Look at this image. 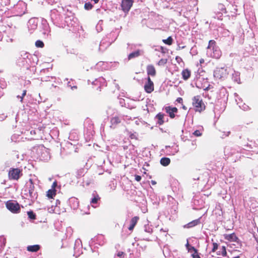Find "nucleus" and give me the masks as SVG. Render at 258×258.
<instances>
[{"mask_svg":"<svg viewBox=\"0 0 258 258\" xmlns=\"http://www.w3.org/2000/svg\"><path fill=\"white\" fill-rule=\"evenodd\" d=\"M192 105L196 112H201L206 109V105L200 95H197L192 98Z\"/></svg>","mask_w":258,"mask_h":258,"instance_id":"1","label":"nucleus"},{"mask_svg":"<svg viewBox=\"0 0 258 258\" xmlns=\"http://www.w3.org/2000/svg\"><path fill=\"white\" fill-rule=\"evenodd\" d=\"M207 49L212 50V53H210V56L212 58L219 59L222 55L221 51L219 47L216 45V41L214 40H211L209 41Z\"/></svg>","mask_w":258,"mask_h":258,"instance_id":"2","label":"nucleus"},{"mask_svg":"<svg viewBox=\"0 0 258 258\" xmlns=\"http://www.w3.org/2000/svg\"><path fill=\"white\" fill-rule=\"evenodd\" d=\"M22 171V169L19 168H10L8 172L9 179L18 181L23 176Z\"/></svg>","mask_w":258,"mask_h":258,"instance_id":"3","label":"nucleus"},{"mask_svg":"<svg viewBox=\"0 0 258 258\" xmlns=\"http://www.w3.org/2000/svg\"><path fill=\"white\" fill-rule=\"evenodd\" d=\"M7 208L12 213L17 214L20 212V205L17 201H8L6 203Z\"/></svg>","mask_w":258,"mask_h":258,"instance_id":"4","label":"nucleus"},{"mask_svg":"<svg viewBox=\"0 0 258 258\" xmlns=\"http://www.w3.org/2000/svg\"><path fill=\"white\" fill-rule=\"evenodd\" d=\"M228 75L227 70L224 68H217L214 72V76L218 79H223Z\"/></svg>","mask_w":258,"mask_h":258,"instance_id":"5","label":"nucleus"},{"mask_svg":"<svg viewBox=\"0 0 258 258\" xmlns=\"http://www.w3.org/2000/svg\"><path fill=\"white\" fill-rule=\"evenodd\" d=\"M134 0H122L121 4V10L125 13H127L133 6Z\"/></svg>","mask_w":258,"mask_h":258,"instance_id":"6","label":"nucleus"},{"mask_svg":"<svg viewBox=\"0 0 258 258\" xmlns=\"http://www.w3.org/2000/svg\"><path fill=\"white\" fill-rule=\"evenodd\" d=\"M144 89L147 93H152L154 90V85L150 77H148L147 82L144 85Z\"/></svg>","mask_w":258,"mask_h":258,"instance_id":"7","label":"nucleus"},{"mask_svg":"<svg viewBox=\"0 0 258 258\" xmlns=\"http://www.w3.org/2000/svg\"><path fill=\"white\" fill-rule=\"evenodd\" d=\"M29 184L28 187L29 195L30 198H37V194L34 191L35 186L32 179H29Z\"/></svg>","mask_w":258,"mask_h":258,"instance_id":"8","label":"nucleus"},{"mask_svg":"<svg viewBox=\"0 0 258 258\" xmlns=\"http://www.w3.org/2000/svg\"><path fill=\"white\" fill-rule=\"evenodd\" d=\"M165 110L166 112L169 114L171 118H174L175 117L174 113H177L178 111V109L176 107H172L171 106L165 107Z\"/></svg>","mask_w":258,"mask_h":258,"instance_id":"9","label":"nucleus"},{"mask_svg":"<svg viewBox=\"0 0 258 258\" xmlns=\"http://www.w3.org/2000/svg\"><path fill=\"white\" fill-rule=\"evenodd\" d=\"M223 237L225 240H227L229 242H237L238 240V238L235 233H232L229 234H225L223 235Z\"/></svg>","mask_w":258,"mask_h":258,"instance_id":"10","label":"nucleus"},{"mask_svg":"<svg viewBox=\"0 0 258 258\" xmlns=\"http://www.w3.org/2000/svg\"><path fill=\"white\" fill-rule=\"evenodd\" d=\"M147 72L148 77L151 76L152 77L155 76L156 74V71L154 66L152 64L148 65L147 67Z\"/></svg>","mask_w":258,"mask_h":258,"instance_id":"11","label":"nucleus"},{"mask_svg":"<svg viewBox=\"0 0 258 258\" xmlns=\"http://www.w3.org/2000/svg\"><path fill=\"white\" fill-rule=\"evenodd\" d=\"M182 78L184 80H187L191 76V71L188 69H183L181 72Z\"/></svg>","mask_w":258,"mask_h":258,"instance_id":"12","label":"nucleus"},{"mask_svg":"<svg viewBox=\"0 0 258 258\" xmlns=\"http://www.w3.org/2000/svg\"><path fill=\"white\" fill-rule=\"evenodd\" d=\"M139 219L140 218L138 216H135L132 218L130 221V225L128 228L129 230L132 231L134 229Z\"/></svg>","mask_w":258,"mask_h":258,"instance_id":"13","label":"nucleus"},{"mask_svg":"<svg viewBox=\"0 0 258 258\" xmlns=\"http://www.w3.org/2000/svg\"><path fill=\"white\" fill-rule=\"evenodd\" d=\"M93 198L92 199L90 203L91 204H92V207H93L94 208H96L97 206H94V205L97 204L98 202L100 201L101 198L97 194H93Z\"/></svg>","mask_w":258,"mask_h":258,"instance_id":"14","label":"nucleus"},{"mask_svg":"<svg viewBox=\"0 0 258 258\" xmlns=\"http://www.w3.org/2000/svg\"><path fill=\"white\" fill-rule=\"evenodd\" d=\"M164 114L160 112L156 115L155 118L157 119V123L159 125H162L164 123Z\"/></svg>","mask_w":258,"mask_h":258,"instance_id":"15","label":"nucleus"},{"mask_svg":"<svg viewBox=\"0 0 258 258\" xmlns=\"http://www.w3.org/2000/svg\"><path fill=\"white\" fill-rule=\"evenodd\" d=\"M40 249V246L38 244L29 245L27 247V250L30 252H37Z\"/></svg>","mask_w":258,"mask_h":258,"instance_id":"16","label":"nucleus"},{"mask_svg":"<svg viewBox=\"0 0 258 258\" xmlns=\"http://www.w3.org/2000/svg\"><path fill=\"white\" fill-rule=\"evenodd\" d=\"M110 122L111 124V126L115 127L116 126V125L120 123L121 120L119 117L114 116L111 119Z\"/></svg>","mask_w":258,"mask_h":258,"instance_id":"17","label":"nucleus"},{"mask_svg":"<svg viewBox=\"0 0 258 258\" xmlns=\"http://www.w3.org/2000/svg\"><path fill=\"white\" fill-rule=\"evenodd\" d=\"M217 255L218 256H222L223 257H226L227 256V253L226 251V248L225 246H222L220 250L217 252Z\"/></svg>","mask_w":258,"mask_h":258,"instance_id":"18","label":"nucleus"},{"mask_svg":"<svg viewBox=\"0 0 258 258\" xmlns=\"http://www.w3.org/2000/svg\"><path fill=\"white\" fill-rule=\"evenodd\" d=\"M141 55V50L138 49L134 52L129 54L128 55V59L131 60L134 58L137 57Z\"/></svg>","mask_w":258,"mask_h":258,"instance_id":"19","label":"nucleus"},{"mask_svg":"<svg viewBox=\"0 0 258 258\" xmlns=\"http://www.w3.org/2000/svg\"><path fill=\"white\" fill-rule=\"evenodd\" d=\"M56 195V190L55 189H50L47 191L46 196L49 199H53Z\"/></svg>","mask_w":258,"mask_h":258,"instance_id":"20","label":"nucleus"},{"mask_svg":"<svg viewBox=\"0 0 258 258\" xmlns=\"http://www.w3.org/2000/svg\"><path fill=\"white\" fill-rule=\"evenodd\" d=\"M200 223V219H197L192 221L191 222H189L187 224L186 227L188 228L193 227L195 226L198 225Z\"/></svg>","mask_w":258,"mask_h":258,"instance_id":"21","label":"nucleus"},{"mask_svg":"<svg viewBox=\"0 0 258 258\" xmlns=\"http://www.w3.org/2000/svg\"><path fill=\"white\" fill-rule=\"evenodd\" d=\"M170 163V159L169 158L163 157L160 160V163L164 166L168 165Z\"/></svg>","mask_w":258,"mask_h":258,"instance_id":"22","label":"nucleus"},{"mask_svg":"<svg viewBox=\"0 0 258 258\" xmlns=\"http://www.w3.org/2000/svg\"><path fill=\"white\" fill-rule=\"evenodd\" d=\"M70 202L73 204L74 208H77L79 207V201L76 198H71Z\"/></svg>","mask_w":258,"mask_h":258,"instance_id":"23","label":"nucleus"},{"mask_svg":"<svg viewBox=\"0 0 258 258\" xmlns=\"http://www.w3.org/2000/svg\"><path fill=\"white\" fill-rule=\"evenodd\" d=\"M162 41L166 44L171 45L173 43V39L171 36H169L166 39H163Z\"/></svg>","mask_w":258,"mask_h":258,"instance_id":"24","label":"nucleus"},{"mask_svg":"<svg viewBox=\"0 0 258 258\" xmlns=\"http://www.w3.org/2000/svg\"><path fill=\"white\" fill-rule=\"evenodd\" d=\"M27 215L30 219L35 220L36 218V214L32 211L27 212Z\"/></svg>","mask_w":258,"mask_h":258,"instance_id":"25","label":"nucleus"},{"mask_svg":"<svg viewBox=\"0 0 258 258\" xmlns=\"http://www.w3.org/2000/svg\"><path fill=\"white\" fill-rule=\"evenodd\" d=\"M220 132L223 134H221V136L222 138L228 136L230 133V131L225 130V128H224V131L220 130Z\"/></svg>","mask_w":258,"mask_h":258,"instance_id":"26","label":"nucleus"},{"mask_svg":"<svg viewBox=\"0 0 258 258\" xmlns=\"http://www.w3.org/2000/svg\"><path fill=\"white\" fill-rule=\"evenodd\" d=\"M93 7V6L90 2L86 3L85 4L84 8L87 10H91Z\"/></svg>","mask_w":258,"mask_h":258,"instance_id":"27","label":"nucleus"},{"mask_svg":"<svg viewBox=\"0 0 258 258\" xmlns=\"http://www.w3.org/2000/svg\"><path fill=\"white\" fill-rule=\"evenodd\" d=\"M35 45L37 47L42 48L44 47V43L41 40H37L35 42Z\"/></svg>","mask_w":258,"mask_h":258,"instance_id":"28","label":"nucleus"},{"mask_svg":"<svg viewBox=\"0 0 258 258\" xmlns=\"http://www.w3.org/2000/svg\"><path fill=\"white\" fill-rule=\"evenodd\" d=\"M191 249H192V251H194V253L191 255L192 258H197V256H200L198 253V250L195 248V247H191Z\"/></svg>","mask_w":258,"mask_h":258,"instance_id":"29","label":"nucleus"},{"mask_svg":"<svg viewBox=\"0 0 258 258\" xmlns=\"http://www.w3.org/2000/svg\"><path fill=\"white\" fill-rule=\"evenodd\" d=\"M167 62V59L166 58H162L157 63L158 66H164Z\"/></svg>","mask_w":258,"mask_h":258,"instance_id":"30","label":"nucleus"},{"mask_svg":"<svg viewBox=\"0 0 258 258\" xmlns=\"http://www.w3.org/2000/svg\"><path fill=\"white\" fill-rule=\"evenodd\" d=\"M218 246H219V245L217 243H216V242L213 243V248L212 249V252H215L217 250Z\"/></svg>","mask_w":258,"mask_h":258,"instance_id":"31","label":"nucleus"},{"mask_svg":"<svg viewBox=\"0 0 258 258\" xmlns=\"http://www.w3.org/2000/svg\"><path fill=\"white\" fill-rule=\"evenodd\" d=\"M193 134L196 136V137H199V136H201L202 135V133L200 132V131L199 130H196L195 131Z\"/></svg>","mask_w":258,"mask_h":258,"instance_id":"32","label":"nucleus"},{"mask_svg":"<svg viewBox=\"0 0 258 258\" xmlns=\"http://www.w3.org/2000/svg\"><path fill=\"white\" fill-rule=\"evenodd\" d=\"M186 248L187 249H188V251H192V249H191V247H194V246H191L189 244L188 242H187L186 244Z\"/></svg>","mask_w":258,"mask_h":258,"instance_id":"33","label":"nucleus"},{"mask_svg":"<svg viewBox=\"0 0 258 258\" xmlns=\"http://www.w3.org/2000/svg\"><path fill=\"white\" fill-rule=\"evenodd\" d=\"M124 255L125 253L123 251H119L117 254V256L120 257H124Z\"/></svg>","mask_w":258,"mask_h":258,"instance_id":"34","label":"nucleus"},{"mask_svg":"<svg viewBox=\"0 0 258 258\" xmlns=\"http://www.w3.org/2000/svg\"><path fill=\"white\" fill-rule=\"evenodd\" d=\"M176 101L179 103L182 104L183 103V99L181 97H178Z\"/></svg>","mask_w":258,"mask_h":258,"instance_id":"35","label":"nucleus"},{"mask_svg":"<svg viewBox=\"0 0 258 258\" xmlns=\"http://www.w3.org/2000/svg\"><path fill=\"white\" fill-rule=\"evenodd\" d=\"M141 176H140V175H135V179L136 181H140L141 180Z\"/></svg>","mask_w":258,"mask_h":258,"instance_id":"36","label":"nucleus"},{"mask_svg":"<svg viewBox=\"0 0 258 258\" xmlns=\"http://www.w3.org/2000/svg\"><path fill=\"white\" fill-rule=\"evenodd\" d=\"M175 60L178 63H179L182 60V58L180 56H176L175 57Z\"/></svg>","mask_w":258,"mask_h":258,"instance_id":"37","label":"nucleus"},{"mask_svg":"<svg viewBox=\"0 0 258 258\" xmlns=\"http://www.w3.org/2000/svg\"><path fill=\"white\" fill-rule=\"evenodd\" d=\"M26 92H27V91L26 90L23 91V94L22 95V98H21V102H22L24 97L26 95Z\"/></svg>","mask_w":258,"mask_h":258,"instance_id":"38","label":"nucleus"},{"mask_svg":"<svg viewBox=\"0 0 258 258\" xmlns=\"http://www.w3.org/2000/svg\"><path fill=\"white\" fill-rule=\"evenodd\" d=\"M57 185V183L56 182H54L52 185V188L51 189H55V187Z\"/></svg>","mask_w":258,"mask_h":258,"instance_id":"39","label":"nucleus"},{"mask_svg":"<svg viewBox=\"0 0 258 258\" xmlns=\"http://www.w3.org/2000/svg\"><path fill=\"white\" fill-rule=\"evenodd\" d=\"M205 62V60L204 58H201L200 59V66H202V64Z\"/></svg>","mask_w":258,"mask_h":258,"instance_id":"40","label":"nucleus"},{"mask_svg":"<svg viewBox=\"0 0 258 258\" xmlns=\"http://www.w3.org/2000/svg\"><path fill=\"white\" fill-rule=\"evenodd\" d=\"M210 88H211V85H209L206 88H204V90L207 91V90H209Z\"/></svg>","mask_w":258,"mask_h":258,"instance_id":"41","label":"nucleus"},{"mask_svg":"<svg viewBox=\"0 0 258 258\" xmlns=\"http://www.w3.org/2000/svg\"><path fill=\"white\" fill-rule=\"evenodd\" d=\"M219 7H224V6H223V5H221V4H220V5H219ZM222 10H223V11H224V12H226V9H224V8H222Z\"/></svg>","mask_w":258,"mask_h":258,"instance_id":"42","label":"nucleus"},{"mask_svg":"<svg viewBox=\"0 0 258 258\" xmlns=\"http://www.w3.org/2000/svg\"><path fill=\"white\" fill-rule=\"evenodd\" d=\"M151 183L152 185H155L156 184V182L154 180H152L151 181Z\"/></svg>","mask_w":258,"mask_h":258,"instance_id":"43","label":"nucleus"},{"mask_svg":"<svg viewBox=\"0 0 258 258\" xmlns=\"http://www.w3.org/2000/svg\"><path fill=\"white\" fill-rule=\"evenodd\" d=\"M91 1L94 2L95 4H97L99 2V0H91Z\"/></svg>","mask_w":258,"mask_h":258,"instance_id":"44","label":"nucleus"},{"mask_svg":"<svg viewBox=\"0 0 258 258\" xmlns=\"http://www.w3.org/2000/svg\"><path fill=\"white\" fill-rule=\"evenodd\" d=\"M182 108H183V109H184V110H186V109H187V108H186V107L184 105H183V106H182Z\"/></svg>","mask_w":258,"mask_h":258,"instance_id":"45","label":"nucleus"},{"mask_svg":"<svg viewBox=\"0 0 258 258\" xmlns=\"http://www.w3.org/2000/svg\"><path fill=\"white\" fill-rule=\"evenodd\" d=\"M161 50L162 52H164V51H163V47H162V46L161 47Z\"/></svg>","mask_w":258,"mask_h":258,"instance_id":"46","label":"nucleus"},{"mask_svg":"<svg viewBox=\"0 0 258 258\" xmlns=\"http://www.w3.org/2000/svg\"><path fill=\"white\" fill-rule=\"evenodd\" d=\"M256 242L257 243V246L256 247V249L258 250V240H256Z\"/></svg>","mask_w":258,"mask_h":258,"instance_id":"47","label":"nucleus"},{"mask_svg":"<svg viewBox=\"0 0 258 258\" xmlns=\"http://www.w3.org/2000/svg\"><path fill=\"white\" fill-rule=\"evenodd\" d=\"M232 258H239V256H235Z\"/></svg>","mask_w":258,"mask_h":258,"instance_id":"48","label":"nucleus"},{"mask_svg":"<svg viewBox=\"0 0 258 258\" xmlns=\"http://www.w3.org/2000/svg\"><path fill=\"white\" fill-rule=\"evenodd\" d=\"M197 258H201V257L200 256H197Z\"/></svg>","mask_w":258,"mask_h":258,"instance_id":"49","label":"nucleus"},{"mask_svg":"<svg viewBox=\"0 0 258 258\" xmlns=\"http://www.w3.org/2000/svg\"><path fill=\"white\" fill-rule=\"evenodd\" d=\"M18 97H19V96H18ZM20 98L21 99L22 96H20Z\"/></svg>","mask_w":258,"mask_h":258,"instance_id":"50","label":"nucleus"},{"mask_svg":"<svg viewBox=\"0 0 258 258\" xmlns=\"http://www.w3.org/2000/svg\"><path fill=\"white\" fill-rule=\"evenodd\" d=\"M257 258H258V255H257Z\"/></svg>","mask_w":258,"mask_h":258,"instance_id":"51","label":"nucleus"}]
</instances>
